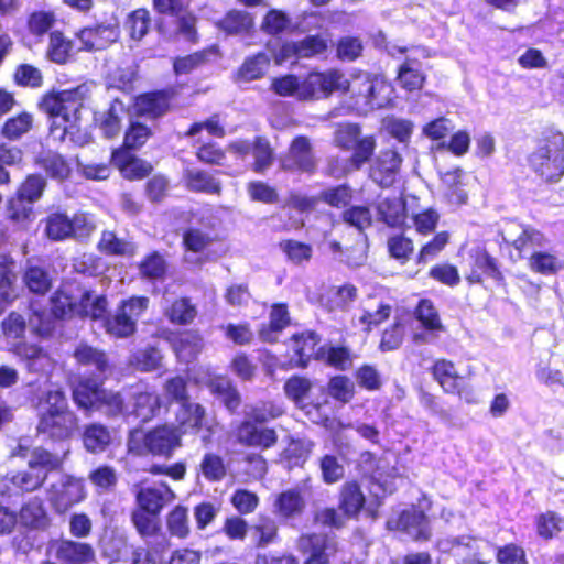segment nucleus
Segmentation results:
<instances>
[{"label": "nucleus", "mask_w": 564, "mask_h": 564, "mask_svg": "<svg viewBox=\"0 0 564 564\" xmlns=\"http://www.w3.org/2000/svg\"><path fill=\"white\" fill-rule=\"evenodd\" d=\"M351 88L354 107L358 113H367L382 108L391 100V87L368 75H360L352 84L339 69L312 72L305 79L300 80L294 75L273 78L271 90L281 97H295L299 100H311L327 97L333 93H345Z\"/></svg>", "instance_id": "nucleus-1"}, {"label": "nucleus", "mask_w": 564, "mask_h": 564, "mask_svg": "<svg viewBox=\"0 0 564 564\" xmlns=\"http://www.w3.org/2000/svg\"><path fill=\"white\" fill-rule=\"evenodd\" d=\"M89 93V85L83 84L44 97L41 107L52 118L51 135L54 139L64 141L68 138L78 145L88 142L87 133L79 126V113Z\"/></svg>", "instance_id": "nucleus-2"}, {"label": "nucleus", "mask_w": 564, "mask_h": 564, "mask_svg": "<svg viewBox=\"0 0 564 564\" xmlns=\"http://www.w3.org/2000/svg\"><path fill=\"white\" fill-rule=\"evenodd\" d=\"M506 242H510L520 252L529 257V267L534 272L550 275L562 269V261L549 252L539 250L546 243L544 235L534 228L517 223H510L502 231Z\"/></svg>", "instance_id": "nucleus-3"}, {"label": "nucleus", "mask_w": 564, "mask_h": 564, "mask_svg": "<svg viewBox=\"0 0 564 564\" xmlns=\"http://www.w3.org/2000/svg\"><path fill=\"white\" fill-rule=\"evenodd\" d=\"M104 379H82L73 389V399L79 409L100 411L108 416L128 414V405L119 392L101 389Z\"/></svg>", "instance_id": "nucleus-4"}, {"label": "nucleus", "mask_w": 564, "mask_h": 564, "mask_svg": "<svg viewBox=\"0 0 564 564\" xmlns=\"http://www.w3.org/2000/svg\"><path fill=\"white\" fill-rule=\"evenodd\" d=\"M531 170L545 182H558L564 175V137L553 134L529 156Z\"/></svg>", "instance_id": "nucleus-5"}, {"label": "nucleus", "mask_w": 564, "mask_h": 564, "mask_svg": "<svg viewBox=\"0 0 564 564\" xmlns=\"http://www.w3.org/2000/svg\"><path fill=\"white\" fill-rule=\"evenodd\" d=\"M32 314L29 324L32 330L40 336H48L54 329V317L63 318L78 313L79 304L67 293L65 289L58 290L51 297V312L40 310L35 304L31 305Z\"/></svg>", "instance_id": "nucleus-6"}, {"label": "nucleus", "mask_w": 564, "mask_h": 564, "mask_svg": "<svg viewBox=\"0 0 564 564\" xmlns=\"http://www.w3.org/2000/svg\"><path fill=\"white\" fill-rule=\"evenodd\" d=\"M46 497L56 513H65L86 499L85 481L82 478L63 474L47 487Z\"/></svg>", "instance_id": "nucleus-7"}, {"label": "nucleus", "mask_w": 564, "mask_h": 564, "mask_svg": "<svg viewBox=\"0 0 564 564\" xmlns=\"http://www.w3.org/2000/svg\"><path fill=\"white\" fill-rule=\"evenodd\" d=\"M149 299L145 296H132L123 301L113 315L105 318L107 333L116 337H128L135 330L137 321L148 308Z\"/></svg>", "instance_id": "nucleus-8"}, {"label": "nucleus", "mask_w": 564, "mask_h": 564, "mask_svg": "<svg viewBox=\"0 0 564 564\" xmlns=\"http://www.w3.org/2000/svg\"><path fill=\"white\" fill-rule=\"evenodd\" d=\"M181 445V432L178 427L162 425L148 432L143 436V449L137 445V433L131 435L129 451L142 454L143 452L156 456L170 457L175 448Z\"/></svg>", "instance_id": "nucleus-9"}, {"label": "nucleus", "mask_w": 564, "mask_h": 564, "mask_svg": "<svg viewBox=\"0 0 564 564\" xmlns=\"http://www.w3.org/2000/svg\"><path fill=\"white\" fill-rule=\"evenodd\" d=\"M135 487L138 506L152 514H159L166 505L175 499V494L164 482L153 485L142 482Z\"/></svg>", "instance_id": "nucleus-10"}, {"label": "nucleus", "mask_w": 564, "mask_h": 564, "mask_svg": "<svg viewBox=\"0 0 564 564\" xmlns=\"http://www.w3.org/2000/svg\"><path fill=\"white\" fill-rule=\"evenodd\" d=\"M299 550L307 555L304 564H329V557L336 552L335 541L324 534H303L297 540Z\"/></svg>", "instance_id": "nucleus-11"}, {"label": "nucleus", "mask_w": 564, "mask_h": 564, "mask_svg": "<svg viewBox=\"0 0 564 564\" xmlns=\"http://www.w3.org/2000/svg\"><path fill=\"white\" fill-rule=\"evenodd\" d=\"M257 423L245 419L236 431L238 442L245 446L260 449L272 447L278 441L275 430L260 426Z\"/></svg>", "instance_id": "nucleus-12"}, {"label": "nucleus", "mask_w": 564, "mask_h": 564, "mask_svg": "<svg viewBox=\"0 0 564 564\" xmlns=\"http://www.w3.org/2000/svg\"><path fill=\"white\" fill-rule=\"evenodd\" d=\"M46 479V473L34 470L29 467L28 470H21L14 474H8L2 479L0 487L1 495H18L21 492H31L40 488Z\"/></svg>", "instance_id": "nucleus-13"}, {"label": "nucleus", "mask_w": 564, "mask_h": 564, "mask_svg": "<svg viewBox=\"0 0 564 564\" xmlns=\"http://www.w3.org/2000/svg\"><path fill=\"white\" fill-rule=\"evenodd\" d=\"M128 395L133 399L132 409L128 408V414H133L143 422L151 420L160 410L159 395L154 391H150L144 383L131 387Z\"/></svg>", "instance_id": "nucleus-14"}, {"label": "nucleus", "mask_w": 564, "mask_h": 564, "mask_svg": "<svg viewBox=\"0 0 564 564\" xmlns=\"http://www.w3.org/2000/svg\"><path fill=\"white\" fill-rule=\"evenodd\" d=\"M78 427V419L74 412L52 416L47 414L37 423V432L54 441L69 438Z\"/></svg>", "instance_id": "nucleus-15"}, {"label": "nucleus", "mask_w": 564, "mask_h": 564, "mask_svg": "<svg viewBox=\"0 0 564 564\" xmlns=\"http://www.w3.org/2000/svg\"><path fill=\"white\" fill-rule=\"evenodd\" d=\"M77 35L82 43L80 50L98 51L116 42L119 36V30L117 24L99 23L94 26L84 28Z\"/></svg>", "instance_id": "nucleus-16"}, {"label": "nucleus", "mask_w": 564, "mask_h": 564, "mask_svg": "<svg viewBox=\"0 0 564 564\" xmlns=\"http://www.w3.org/2000/svg\"><path fill=\"white\" fill-rule=\"evenodd\" d=\"M402 159L394 150L381 151L370 169V177L382 187L391 186L397 177Z\"/></svg>", "instance_id": "nucleus-17"}, {"label": "nucleus", "mask_w": 564, "mask_h": 564, "mask_svg": "<svg viewBox=\"0 0 564 564\" xmlns=\"http://www.w3.org/2000/svg\"><path fill=\"white\" fill-rule=\"evenodd\" d=\"M415 318L421 323L426 333H416V343H429L436 337V333L443 332L444 326L437 310L430 300H421L414 312Z\"/></svg>", "instance_id": "nucleus-18"}, {"label": "nucleus", "mask_w": 564, "mask_h": 564, "mask_svg": "<svg viewBox=\"0 0 564 564\" xmlns=\"http://www.w3.org/2000/svg\"><path fill=\"white\" fill-rule=\"evenodd\" d=\"M388 525H394L413 540H426L430 536L429 521L425 514L415 508L404 510L395 521L389 520Z\"/></svg>", "instance_id": "nucleus-19"}, {"label": "nucleus", "mask_w": 564, "mask_h": 564, "mask_svg": "<svg viewBox=\"0 0 564 564\" xmlns=\"http://www.w3.org/2000/svg\"><path fill=\"white\" fill-rule=\"evenodd\" d=\"M55 555L65 564H91L96 561L93 545L68 539H63L57 543Z\"/></svg>", "instance_id": "nucleus-20"}, {"label": "nucleus", "mask_w": 564, "mask_h": 564, "mask_svg": "<svg viewBox=\"0 0 564 564\" xmlns=\"http://www.w3.org/2000/svg\"><path fill=\"white\" fill-rule=\"evenodd\" d=\"M284 170H299L311 173L315 169L310 140L297 137L290 145L289 155L282 161Z\"/></svg>", "instance_id": "nucleus-21"}, {"label": "nucleus", "mask_w": 564, "mask_h": 564, "mask_svg": "<svg viewBox=\"0 0 564 564\" xmlns=\"http://www.w3.org/2000/svg\"><path fill=\"white\" fill-rule=\"evenodd\" d=\"M432 373L434 379L438 382L442 389L446 393H457L460 398L465 399L467 402H471L473 400L468 397L467 393L463 390V378L457 373V370L453 362L440 359L436 360L433 368Z\"/></svg>", "instance_id": "nucleus-22"}, {"label": "nucleus", "mask_w": 564, "mask_h": 564, "mask_svg": "<svg viewBox=\"0 0 564 564\" xmlns=\"http://www.w3.org/2000/svg\"><path fill=\"white\" fill-rule=\"evenodd\" d=\"M112 164L126 178H142L152 171V165L132 154L127 149L117 150L112 153Z\"/></svg>", "instance_id": "nucleus-23"}, {"label": "nucleus", "mask_w": 564, "mask_h": 564, "mask_svg": "<svg viewBox=\"0 0 564 564\" xmlns=\"http://www.w3.org/2000/svg\"><path fill=\"white\" fill-rule=\"evenodd\" d=\"M74 358L78 365L94 368L96 372L95 379L105 378V373L109 368L108 357L105 351L86 343H80L74 350Z\"/></svg>", "instance_id": "nucleus-24"}, {"label": "nucleus", "mask_w": 564, "mask_h": 564, "mask_svg": "<svg viewBox=\"0 0 564 564\" xmlns=\"http://www.w3.org/2000/svg\"><path fill=\"white\" fill-rule=\"evenodd\" d=\"M203 228H189L184 234V245L188 250L199 252L208 247L215 236L213 235V228L217 225V218L208 212V215L202 217Z\"/></svg>", "instance_id": "nucleus-25"}, {"label": "nucleus", "mask_w": 564, "mask_h": 564, "mask_svg": "<svg viewBox=\"0 0 564 564\" xmlns=\"http://www.w3.org/2000/svg\"><path fill=\"white\" fill-rule=\"evenodd\" d=\"M18 521L31 530H45L50 525V518L40 498H32L23 503Z\"/></svg>", "instance_id": "nucleus-26"}, {"label": "nucleus", "mask_w": 564, "mask_h": 564, "mask_svg": "<svg viewBox=\"0 0 564 564\" xmlns=\"http://www.w3.org/2000/svg\"><path fill=\"white\" fill-rule=\"evenodd\" d=\"M9 351L19 358L29 361V369L31 371H44L51 366V358L37 345L17 341L10 344Z\"/></svg>", "instance_id": "nucleus-27"}, {"label": "nucleus", "mask_w": 564, "mask_h": 564, "mask_svg": "<svg viewBox=\"0 0 564 564\" xmlns=\"http://www.w3.org/2000/svg\"><path fill=\"white\" fill-rule=\"evenodd\" d=\"M318 340L319 339L314 332L294 335L291 343V347L294 352L292 360H294L297 366L306 367L311 357L315 355L321 356V348L316 350Z\"/></svg>", "instance_id": "nucleus-28"}, {"label": "nucleus", "mask_w": 564, "mask_h": 564, "mask_svg": "<svg viewBox=\"0 0 564 564\" xmlns=\"http://www.w3.org/2000/svg\"><path fill=\"white\" fill-rule=\"evenodd\" d=\"M232 148L239 153L252 152L254 158V171L262 172L268 169L273 159L272 149L269 142L263 138H257L251 144L247 141H240L232 144Z\"/></svg>", "instance_id": "nucleus-29"}, {"label": "nucleus", "mask_w": 564, "mask_h": 564, "mask_svg": "<svg viewBox=\"0 0 564 564\" xmlns=\"http://www.w3.org/2000/svg\"><path fill=\"white\" fill-rule=\"evenodd\" d=\"M36 410L39 420L47 414L52 416L72 413L66 395L61 390H48L37 398Z\"/></svg>", "instance_id": "nucleus-30"}, {"label": "nucleus", "mask_w": 564, "mask_h": 564, "mask_svg": "<svg viewBox=\"0 0 564 564\" xmlns=\"http://www.w3.org/2000/svg\"><path fill=\"white\" fill-rule=\"evenodd\" d=\"M464 172L460 169L447 171L442 175V192L453 205H463L467 202V193L463 183Z\"/></svg>", "instance_id": "nucleus-31"}, {"label": "nucleus", "mask_w": 564, "mask_h": 564, "mask_svg": "<svg viewBox=\"0 0 564 564\" xmlns=\"http://www.w3.org/2000/svg\"><path fill=\"white\" fill-rule=\"evenodd\" d=\"M471 272L467 276L470 283H479L482 276L495 278L499 274L495 259L482 248H476L470 253Z\"/></svg>", "instance_id": "nucleus-32"}, {"label": "nucleus", "mask_w": 564, "mask_h": 564, "mask_svg": "<svg viewBox=\"0 0 564 564\" xmlns=\"http://www.w3.org/2000/svg\"><path fill=\"white\" fill-rule=\"evenodd\" d=\"M378 216L390 227H399L405 220V203L401 197H387L378 202Z\"/></svg>", "instance_id": "nucleus-33"}, {"label": "nucleus", "mask_w": 564, "mask_h": 564, "mask_svg": "<svg viewBox=\"0 0 564 564\" xmlns=\"http://www.w3.org/2000/svg\"><path fill=\"white\" fill-rule=\"evenodd\" d=\"M304 508L305 500L297 489L281 492L274 502V512L285 519L301 514Z\"/></svg>", "instance_id": "nucleus-34"}, {"label": "nucleus", "mask_w": 564, "mask_h": 564, "mask_svg": "<svg viewBox=\"0 0 564 564\" xmlns=\"http://www.w3.org/2000/svg\"><path fill=\"white\" fill-rule=\"evenodd\" d=\"M217 26L228 35L246 34L253 26V18L247 11L231 10L217 22Z\"/></svg>", "instance_id": "nucleus-35"}, {"label": "nucleus", "mask_w": 564, "mask_h": 564, "mask_svg": "<svg viewBox=\"0 0 564 564\" xmlns=\"http://www.w3.org/2000/svg\"><path fill=\"white\" fill-rule=\"evenodd\" d=\"M85 448L90 453H101L111 442L108 427L99 423H93L85 427L83 434Z\"/></svg>", "instance_id": "nucleus-36"}, {"label": "nucleus", "mask_w": 564, "mask_h": 564, "mask_svg": "<svg viewBox=\"0 0 564 564\" xmlns=\"http://www.w3.org/2000/svg\"><path fill=\"white\" fill-rule=\"evenodd\" d=\"M170 101L165 91H155L142 95L137 98L135 107L142 115L156 118L162 116L169 108Z\"/></svg>", "instance_id": "nucleus-37"}, {"label": "nucleus", "mask_w": 564, "mask_h": 564, "mask_svg": "<svg viewBox=\"0 0 564 564\" xmlns=\"http://www.w3.org/2000/svg\"><path fill=\"white\" fill-rule=\"evenodd\" d=\"M290 324L288 307L284 304H275L270 312V323L268 327L260 329V338L264 341L273 343L278 339L279 333Z\"/></svg>", "instance_id": "nucleus-38"}, {"label": "nucleus", "mask_w": 564, "mask_h": 564, "mask_svg": "<svg viewBox=\"0 0 564 564\" xmlns=\"http://www.w3.org/2000/svg\"><path fill=\"white\" fill-rule=\"evenodd\" d=\"M204 415L205 410L199 404L191 403L188 401L180 404L176 421L180 429H182V431H180L181 434L192 430H198L203 425Z\"/></svg>", "instance_id": "nucleus-39"}, {"label": "nucleus", "mask_w": 564, "mask_h": 564, "mask_svg": "<svg viewBox=\"0 0 564 564\" xmlns=\"http://www.w3.org/2000/svg\"><path fill=\"white\" fill-rule=\"evenodd\" d=\"M270 57L265 53H258L245 59L237 73V79L251 82L261 78L268 70Z\"/></svg>", "instance_id": "nucleus-40"}, {"label": "nucleus", "mask_w": 564, "mask_h": 564, "mask_svg": "<svg viewBox=\"0 0 564 564\" xmlns=\"http://www.w3.org/2000/svg\"><path fill=\"white\" fill-rule=\"evenodd\" d=\"M284 412L283 405L276 401H261L245 409L246 420L265 423L281 416Z\"/></svg>", "instance_id": "nucleus-41"}, {"label": "nucleus", "mask_w": 564, "mask_h": 564, "mask_svg": "<svg viewBox=\"0 0 564 564\" xmlns=\"http://www.w3.org/2000/svg\"><path fill=\"white\" fill-rule=\"evenodd\" d=\"M36 164L42 167L51 177L63 180L66 178L70 169L65 159L53 151H43L36 158Z\"/></svg>", "instance_id": "nucleus-42"}, {"label": "nucleus", "mask_w": 564, "mask_h": 564, "mask_svg": "<svg viewBox=\"0 0 564 564\" xmlns=\"http://www.w3.org/2000/svg\"><path fill=\"white\" fill-rule=\"evenodd\" d=\"M127 116L124 104L115 99L109 109L102 115L100 119V129L107 138L116 137L121 129V122Z\"/></svg>", "instance_id": "nucleus-43"}, {"label": "nucleus", "mask_w": 564, "mask_h": 564, "mask_svg": "<svg viewBox=\"0 0 564 564\" xmlns=\"http://www.w3.org/2000/svg\"><path fill=\"white\" fill-rule=\"evenodd\" d=\"M365 505V496L356 482H347L340 491L339 507L347 517L356 516Z\"/></svg>", "instance_id": "nucleus-44"}, {"label": "nucleus", "mask_w": 564, "mask_h": 564, "mask_svg": "<svg viewBox=\"0 0 564 564\" xmlns=\"http://www.w3.org/2000/svg\"><path fill=\"white\" fill-rule=\"evenodd\" d=\"M73 43L63 33L55 31L50 34L46 50L47 58L56 64H65L72 54Z\"/></svg>", "instance_id": "nucleus-45"}, {"label": "nucleus", "mask_w": 564, "mask_h": 564, "mask_svg": "<svg viewBox=\"0 0 564 564\" xmlns=\"http://www.w3.org/2000/svg\"><path fill=\"white\" fill-rule=\"evenodd\" d=\"M186 185L195 192L206 194H219L220 183L208 173L200 170H187L185 174Z\"/></svg>", "instance_id": "nucleus-46"}, {"label": "nucleus", "mask_w": 564, "mask_h": 564, "mask_svg": "<svg viewBox=\"0 0 564 564\" xmlns=\"http://www.w3.org/2000/svg\"><path fill=\"white\" fill-rule=\"evenodd\" d=\"M28 465L31 469L46 473L47 476L48 473L62 467L63 458L42 447H36L31 452Z\"/></svg>", "instance_id": "nucleus-47"}, {"label": "nucleus", "mask_w": 564, "mask_h": 564, "mask_svg": "<svg viewBox=\"0 0 564 564\" xmlns=\"http://www.w3.org/2000/svg\"><path fill=\"white\" fill-rule=\"evenodd\" d=\"M98 249L108 256H129L133 253V245L120 239L113 231L105 230L98 242Z\"/></svg>", "instance_id": "nucleus-48"}, {"label": "nucleus", "mask_w": 564, "mask_h": 564, "mask_svg": "<svg viewBox=\"0 0 564 564\" xmlns=\"http://www.w3.org/2000/svg\"><path fill=\"white\" fill-rule=\"evenodd\" d=\"M151 25L150 12L145 9L132 11L126 21V28L131 39L140 41L148 32Z\"/></svg>", "instance_id": "nucleus-49"}, {"label": "nucleus", "mask_w": 564, "mask_h": 564, "mask_svg": "<svg viewBox=\"0 0 564 564\" xmlns=\"http://www.w3.org/2000/svg\"><path fill=\"white\" fill-rule=\"evenodd\" d=\"M200 347L202 339L198 335L185 333L174 344V351L178 359L189 362L200 351Z\"/></svg>", "instance_id": "nucleus-50"}, {"label": "nucleus", "mask_w": 564, "mask_h": 564, "mask_svg": "<svg viewBox=\"0 0 564 564\" xmlns=\"http://www.w3.org/2000/svg\"><path fill=\"white\" fill-rule=\"evenodd\" d=\"M107 305L105 296H94L91 293L86 292L82 295L78 313L90 316L93 319L106 318Z\"/></svg>", "instance_id": "nucleus-51"}, {"label": "nucleus", "mask_w": 564, "mask_h": 564, "mask_svg": "<svg viewBox=\"0 0 564 564\" xmlns=\"http://www.w3.org/2000/svg\"><path fill=\"white\" fill-rule=\"evenodd\" d=\"M70 218L65 214H52L46 219V234L53 240H63L72 236Z\"/></svg>", "instance_id": "nucleus-52"}, {"label": "nucleus", "mask_w": 564, "mask_h": 564, "mask_svg": "<svg viewBox=\"0 0 564 564\" xmlns=\"http://www.w3.org/2000/svg\"><path fill=\"white\" fill-rule=\"evenodd\" d=\"M169 532L176 538L184 539L189 533L187 509L182 506L175 507L167 516Z\"/></svg>", "instance_id": "nucleus-53"}, {"label": "nucleus", "mask_w": 564, "mask_h": 564, "mask_svg": "<svg viewBox=\"0 0 564 564\" xmlns=\"http://www.w3.org/2000/svg\"><path fill=\"white\" fill-rule=\"evenodd\" d=\"M563 520L553 511H546L536 517L535 525L538 534L545 539H552L562 529Z\"/></svg>", "instance_id": "nucleus-54"}, {"label": "nucleus", "mask_w": 564, "mask_h": 564, "mask_svg": "<svg viewBox=\"0 0 564 564\" xmlns=\"http://www.w3.org/2000/svg\"><path fill=\"white\" fill-rule=\"evenodd\" d=\"M166 315L172 323L185 325L191 323L196 316V308L189 300L181 299L175 301L166 311Z\"/></svg>", "instance_id": "nucleus-55"}, {"label": "nucleus", "mask_w": 564, "mask_h": 564, "mask_svg": "<svg viewBox=\"0 0 564 564\" xmlns=\"http://www.w3.org/2000/svg\"><path fill=\"white\" fill-rule=\"evenodd\" d=\"M24 282L33 293L44 294L51 286L47 272L40 267H29L24 274Z\"/></svg>", "instance_id": "nucleus-56"}, {"label": "nucleus", "mask_w": 564, "mask_h": 564, "mask_svg": "<svg viewBox=\"0 0 564 564\" xmlns=\"http://www.w3.org/2000/svg\"><path fill=\"white\" fill-rule=\"evenodd\" d=\"M32 127V116L22 112L17 117L8 119L2 128V134L8 139H19Z\"/></svg>", "instance_id": "nucleus-57"}, {"label": "nucleus", "mask_w": 564, "mask_h": 564, "mask_svg": "<svg viewBox=\"0 0 564 564\" xmlns=\"http://www.w3.org/2000/svg\"><path fill=\"white\" fill-rule=\"evenodd\" d=\"M399 80L402 87L408 90H415L422 87L424 77L420 69L416 67V63L406 59L405 63L400 67Z\"/></svg>", "instance_id": "nucleus-58"}, {"label": "nucleus", "mask_w": 564, "mask_h": 564, "mask_svg": "<svg viewBox=\"0 0 564 564\" xmlns=\"http://www.w3.org/2000/svg\"><path fill=\"white\" fill-rule=\"evenodd\" d=\"M89 480L98 491H109L115 488L118 481L117 473L112 467L100 466L89 474Z\"/></svg>", "instance_id": "nucleus-59"}, {"label": "nucleus", "mask_w": 564, "mask_h": 564, "mask_svg": "<svg viewBox=\"0 0 564 564\" xmlns=\"http://www.w3.org/2000/svg\"><path fill=\"white\" fill-rule=\"evenodd\" d=\"M200 471L207 480L219 481L226 475V467L221 457L208 453L200 463Z\"/></svg>", "instance_id": "nucleus-60"}, {"label": "nucleus", "mask_w": 564, "mask_h": 564, "mask_svg": "<svg viewBox=\"0 0 564 564\" xmlns=\"http://www.w3.org/2000/svg\"><path fill=\"white\" fill-rule=\"evenodd\" d=\"M295 43L297 47V58H311L323 54L327 48V41L319 35H310Z\"/></svg>", "instance_id": "nucleus-61"}, {"label": "nucleus", "mask_w": 564, "mask_h": 564, "mask_svg": "<svg viewBox=\"0 0 564 564\" xmlns=\"http://www.w3.org/2000/svg\"><path fill=\"white\" fill-rule=\"evenodd\" d=\"M375 148L376 140L372 135L359 138L350 149L352 150V155L350 159L351 164L356 169H359L373 154Z\"/></svg>", "instance_id": "nucleus-62"}, {"label": "nucleus", "mask_w": 564, "mask_h": 564, "mask_svg": "<svg viewBox=\"0 0 564 564\" xmlns=\"http://www.w3.org/2000/svg\"><path fill=\"white\" fill-rule=\"evenodd\" d=\"M45 185L46 182L41 175H30L19 188L18 196L32 204L42 196Z\"/></svg>", "instance_id": "nucleus-63"}, {"label": "nucleus", "mask_w": 564, "mask_h": 564, "mask_svg": "<svg viewBox=\"0 0 564 564\" xmlns=\"http://www.w3.org/2000/svg\"><path fill=\"white\" fill-rule=\"evenodd\" d=\"M161 354L154 347H147L133 354L131 364L142 371H151L160 366Z\"/></svg>", "instance_id": "nucleus-64"}]
</instances>
